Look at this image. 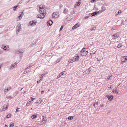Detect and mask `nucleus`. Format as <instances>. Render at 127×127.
Wrapping results in <instances>:
<instances>
[{"mask_svg": "<svg viewBox=\"0 0 127 127\" xmlns=\"http://www.w3.org/2000/svg\"><path fill=\"white\" fill-rule=\"evenodd\" d=\"M85 49V48H83L80 52V53L82 56H84L87 55L88 53V51H85L84 50Z\"/></svg>", "mask_w": 127, "mask_h": 127, "instance_id": "1", "label": "nucleus"}, {"mask_svg": "<svg viewBox=\"0 0 127 127\" xmlns=\"http://www.w3.org/2000/svg\"><path fill=\"white\" fill-rule=\"evenodd\" d=\"M40 14L37 15V18H39L41 19H43L44 18L45 15V13L43 12V13H40Z\"/></svg>", "mask_w": 127, "mask_h": 127, "instance_id": "2", "label": "nucleus"}, {"mask_svg": "<svg viewBox=\"0 0 127 127\" xmlns=\"http://www.w3.org/2000/svg\"><path fill=\"white\" fill-rule=\"evenodd\" d=\"M38 10L40 13H42L44 12L45 13V14H46V10L43 7L42 8L41 7H39V9H38Z\"/></svg>", "mask_w": 127, "mask_h": 127, "instance_id": "3", "label": "nucleus"}, {"mask_svg": "<svg viewBox=\"0 0 127 127\" xmlns=\"http://www.w3.org/2000/svg\"><path fill=\"white\" fill-rule=\"evenodd\" d=\"M37 22L33 20L32 21H31L29 24V26H35Z\"/></svg>", "mask_w": 127, "mask_h": 127, "instance_id": "4", "label": "nucleus"}, {"mask_svg": "<svg viewBox=\"0 0 127 127\" xmlns=\"http://www.w3.org/2000/svg\"><path fill=\"white\" fill-rule=\"evenodd\" d=\"M57 12H54L52 14V17L53 18H57L59 16V15H58Z\"/></svg>", "mask_w": 127, "mask_h": 127, "instance_id": "5", "label": "nucleus"}, {"mask_svg": "<svg viewBox=\"0 0 127 127\" xmlns=\"http://www.w3.org/2000/svg\"><path fill=\"white\" fill-rule=\"evenodd\" d=\"M106 97L108 98L109 100L111 101L112 100V99H113V96L112 95L109 96L108 95H106Z\"/></svg>", "mask_w": 127, "mask_h": 127, "instance_id": "6", "label": "nucleus"}, {"mask_svg": "<svg viewBox=\"0 0 127 127\" xmlns=\"http://www.w3.org/2000/svg\"><path fill=\"white\" fill-rule=\"evenodd\" d=\"M79 56H75L73 58V59H72V61H77L79 60Z\"/></svg>", "mask_w": 127, "mask_h": 127, "instance_id": "7", "label": "nucleus"}, {"mask_svg": "<svg viewBox=\"0 0 127 127\" xmlns=\"http://www.w3.org/2000/svg\"><path fill=\"white\" fill-rule=\"evenodd\" d=\"M18 25V26L16 27V29L17 30V31L19 32L21 31V25L20 24H19Z\"/></svg>", "mask_w": 127, "mask_h": 127, "instance_id": "8", "label": "nucleus"}, {"mask_svg": "<svg viewBox=\"0 0 127 127\" xmlns=\"http://www.w3.org/2000/svg\"><path fill=\"white\" fill-rule=\"evenodd\" d=\"M113 36L114 37H113V38L114 39L116 38L119 36V34H118L117 33H114L113 34Z\"/></svg>", "mask_w": 127, "mask_h": 127, "instance_id": "9", "label": "nucleus"}, {"mask_svg": "<svg viewBox=\"0 0 127 127\" xmlns=\"http://www.w3.org/2000/svg\"><path fill=\"white\" fill-rule=\"evenodd\" d=\"M17 63H15L14 64L11 65V66L10 67V69H13V68L16 67L17 66Z\"/></svg>", "mask_w": 127, "mask_h": 127, "instance_id": "10", "label": "nucleus"}, {"mask_svg": "<svg viewBox=\"0 0 127 127\" xmlns=\"http://www.w3.org/2000/svg\"><path fill=\"white\" fill-rule=\"evenodd\" d=\"M8 105V103H7L5 105H4L3 107H5L2 109V110L5 111L7 109V106Z\"/></svg>", "mask_w": 127, "mask_h": 127, "instance_id": "11", "label": "nucleus"}, {"mask_svg": "<svg viewBox=\"0 0 127 127\" xmlns=\"http://www.w3.org/2000/svg\"><path fill=\"white\" fill-rule=\"evenodd\" d=\"M121 60L122 62H125L127 60V58H126L125 57H122L121 59Z\"/></svg>", "mask_w": 127, "mask_h": 127, "instance_id": "12", "label": "nucleus"}, {"mask_svg": "<svg viewBox=\"0 0 127 127\" xmlns=\"http://www.w3.org/2000/svg\"><path fill=\"white\" fill-rule=\"evenodd\" d=\"M53 23V21L51 20H49L47 22V25H48L49 26L51 25Z\"/></svg>", "mask_w": 127, "mask_h": 127, "instance_id": "13", "label": "nucleus"}, {"mask_svg": "<svg viewBox=\"0 0 127 127\" xmlns=\"http://www.w3.org/2000/svg\"><path fill=\"white\" fill-rule=\"evenodd\" d=\"M78 23H77L76 24L74 25L72 28V29L74 30L76 28L79 26V24H78Z\"/></svg>", "mask_w": 127, "mask_h": 127, "instance_id": "14", "label": "nucleus"}, {"mask_svg": "<svg viewBox=\"0 0 127 127\" xmlns=\"http://www.w3.org/2000/svg\"><path fill=\"white\" fill-rule=\"evenodd\" d=\"M67 73V72H66L65 71H64L61 73H60L59 75V78L63 74H66Z\"/></svg>", "mask_w": 127, "mask_h": 127, "instance_id": "15", "label": "nucleus"}, {"mask_svg": "<svg viewBox=\"0 0 127 127\" xmlns=\"http://www.w3.org/2000/svg\"><path fill=\"white\" fill-rule=\"evenodd\" d=\"M48 73L47 72H45V73H44L42 74L41 76H40V78H41V80H42L43 78V77L44 75L48 74Z\"/></svg>", "mask_w": 127, "mask_h": 127, "instance_id": "16", "label": "nucleus"}, {"mask_svg": "<svg viewBox=\"0 0 127 127\" xmlns=\"http://www.w3.org/2000/svg\"><path fill=\"white\" fill-rule=\"evenodd\" d=\"M99 12V11H95V12L92 13L91 14L92 16H94L97 14Z\"/></svg>", "mask_w": 127, "mask_h": 127, "instance_id": "17", "label": "nucleus"}, {"mask_svg": "<svg viewBox=\"0 0 127 127\" xmlns=\"http://www.w3.org/2000/svg\"><path fill=\"white\" fill-rule=\"evenodd\" d=\"M37 114H34L32 115V119H34L37 117Z\"/></svg>", "mask_w": 127, "mask_h": 127, "instance_id": "18", "label": "nucleus"}, {"mask_svg": "<svg viewBox=\"0 0 127 127\" xmlns=\"http://www.w3.org/2000/svg\"><path fill=\"white\" fill-rule=\"evenodd\" d=\"M81 1V0H79L78 1L79 2H77L76 3L75 5H76V6H79L80 5Z\"/></svg>", "mask_w": 127, "mask_h": 127, "instance_id": "19", "label": "nucleus"}, {"mask_svg": "<svg viewBox=\"0 0 127 127\" xmlns=\"http://www.w3.org/2000/svg\"><path fill=\"white\" fill-rule=\"evenodd\" d=\"M17 7H20V6L19 5H16L15 6H14L13 7V10L15 11V10L16 8H17Z\"/></svg>", "mask_w": 127, "mask_h": 127, "instance_id": "20", "label": "nucleus"}, {"mask_svg": "<svg viewBox=\"0 0 127 127\" xmlns=\"http://www.w3.org/2000/svg\"><path fill=\"white\" fill-rule=\"evenodd\" d=\"M33 65V64H31L30 65L28 66L27 68L25 69V70H26L27 69H29L30 67H31Z\"/></svg>", "mask_w": 127, "mask_h": 127, "instance_id": "21", "label": "nucleus"}, {"mask_svg": "<svg viewBox=\"0 0 127 127\" xmlns=\"http://www.w3.org/2000/svg\"><path fill=\"white\" fill-rule=\"evenodd\" d=\"M23 14H20V15L18 16V18L19 19V20H20L22 18V17L23 16Z\"/></svg>", "mask_w": 127, "mask_h": 127, "instance_id": "22", "label": "nucleus"}, {"mask_svg": "<svg viewBox=\"0 0 127 127\" xmlns=\"http://www.w3.org/2000/svg\"><path fill=\"white\" fill-rule=\"evenodd\" d=\"M23 52H22L20 51V50H17L16 51V53L17 54H19L20 53H23Z\"/></svg>", "mask_w": 127, "mask_h": 127, "instance_id": "23", "label": "nucleus"}, {"mask_svg": "<svg viewBox=\"0 0 127 127\" xmlns=\"http://www.w3.org/2000/svg\"><path fill=\"white\" fill-rule=\"evenodd\" d=\"M61 60V59H60V58H58V59L55 62V63L56 64L57 63H59L60 61Z\"/></svg>", "mask_w": 127, "mask_h": 127, "instance_id": "24", "label": "nucleus"}, {"mask_svg": "<svg viewBox=\"0 0 127 127\" xmlns=\"http://www.w3.org/2000/svg\"><path fill=\"white\" fill-rule=\"evenodd\" d=\"M67 11V10L65 8L64 10L63 13L65 14H66Z\"/></svg>", "mask_w": 127, "mask_h": 127, "instance_id": "25", "label": "nucleus"}, {"mask_svg": "<svg viewBox=\"0 0 127 127\" xmlns=\"http://www.w3.org/2000/svg\"><path fill=\"white\" fill-rule=\"evenodd\" d=\"M36 43L35 42L32 43V45H30V47H32L35 46L36 45Z\"/></svg>", "mask_w": 127, "mask_h": 127, "instance_id": "26", "label": "nucleus"}, {"mask_svg": "<svg viewBox=\"0 0 127 127\" xmlns=\"http://www.w3.org/2000/svg\"><path fill=\"white\" fill-rule=\"evenodd\" d=\"M71 19V17L70 16H69V17L66 18V19L67 21H70Z\"/></svg>", "mask_w": 127, "mask_h": 127, "instance_id": "27", "label": "nucleus"}, {"mask_svg": "<svg viewBox=\"0 0 127 127\" xmlns=\"http://www.w3.org/2000/svg\"><path fill=\"white\" fill-rule=\"evenodd\" d=\"M90 69V68H89V69H87L86 70V72H87V74H89V72L91 71V70H89Z\"/></svg>", "mask_w": 127, "mask_h": 127, "instance_id": "28", "label": "nucleus"}, {"mask_svg": "<svg viewBox=\"0 0 127 127\" xmlns=\"http://www.w3.org/2000/svg\"><path fill=\"white\" fill-rule=\"evenodd\" d=\"M31 101H28V102L27 104V106H29L30 104L31 103Z\"/></svg>", "mask_w": 127, "mask_h": 127, "instance_id": "29", "label": "nucleus"}, {"mask_svg": "<svg viewBox=\"0 0 127 127\" xmlns=\"http://www.w3.org/2000/svg\"><path fill=\"white\" fill-rule=\"evenodd\" d=\"M122 46V44L121 43H119V44L117 46V47L119 48L120 47H121Z\"/></svg>", "mask_w": 127, "mask_h": 127, "instance_id": "30", "label": "nucleus"}, {"mask_svg": "<svg viewBox=\"0 0 127 127\" xmlns=\"http://www.w3.org/2000/svg\"><path fill=\"white\" fill-rule=\"evenodd\" d=\"M112 76V75H109L108 77L107 78V80H108L109 79V78L111 77Z\"/></svg>", "mask_w": 127, "mask_h": 127, "instance_id": "31", "label": "nucleus"}, {"mask_svg": "<svg viewBox=\"0 0 127 127\" xmlns=\"http://www.w3.org/2000/svg\"><path fill=\"white\" fill-rule=\"evenodd\" d=\"M113 93H115L118 94V92H117L116 91V90H113L112 91Z\"/></svg>", "mask_w": 127, "mask_h": 127, "instance_id": "32", "label": "nucleus"}, {"mask_svg": "<svg viewBox=\"0 0 127 127\" xmlns=\"http://www.w3.org/2000/svg\"><path fill=\"white\" fill-rule=\"evenodd\" d=\"M46 122V120L44 119V118H43L42 120V122L43 123H45Z\"/></svg>", "mask_w": 127, "mask_h": 127, "instance_id": "33", "label": "nucleus"}, {"mask_svg": "<svg viewBox=\"0 0 127 127\" xmlns=\"http://www.w3.org/2000/svg\"><path fill=\"white\" fill-rule=\"evenodd\" d=\"M63 28V26H62L60 29V31H62Z\"/></svg>", "mask_w": 127, "mask_h": 127, "instance_id": "34", "label": "nucleus"}, {"mask_svg": "<svg viewBox=\"0 0 127 127\" xmlns=\"http://www.w3.org/2000/svg\"><path fill=\"white\" fill-rule=\"evenodd\" d=\"M7 48L6 47V46H4V47L3 48V49L4 50H6V49H7Z\"/></svg>", "mask_w": 127, "mask_h": 127, "instance_id": "35", "label": "nucleus"}, {"mask_svg": "<svg viewBox=\"0 0 127 127\" xmlns=\"http://www.w3.org/2000/svg\"><path fill=\"white\" fill-rule=\"evenodd\" d=\"M14 126V124L13 123H12L11 124L10 126H9L10 127H13Z\"/></svg>", "mask_w": 127, "mask_h": 127, "instance_id": "36", "label": "nucleus"}, {"mask_svg": "<svg viewBox=\"0 0 127 127\" xmlns=\"http://www.w3.org/2000/svg\"><path fill=\"white\" fill-rule=\"evenodd\" d=\"M10 116V115L8 114V115L6 116L7 118H9Z\"/></svg>", "mask_w": 127, "mask_h": 127, "instance_id": "37", "label": "nucleus"}, {"mask_svg": "<svg viewBox=\"0 0 127 127\" xmlns=\"http://www.w3.org/2000/svg\"><path fill=\"white\" fill-rule=\"evenodd\" d=\"M68 119L69 120H71V116H69L68 118Z\"/></svg>", "mask_w": 127, "mask_h": 127, "instance_id": "38", "label": "nucleus"}, {"mask_svg": "<svg viewBox=\"0 0 127 127\" xmlns=\"http://www.w3.org/2000/svg\"><path fill=\"white\" fill-rule=\"evenodd\" d=\"M8 90L7 89H5L4 90V92L5 93L7 92L8 91Z\"/></svg>", "mask_w": 127, "mask_h": 127, "instance_id": "39", "label": "nucleus"}, {"mask_svg": "<svg viewBox=\"0 0 127 127\" xmlns=\"http://www.w3.org/2000/svg\"><path fill=\"white\" fill-rule=\"evenodd\" d=\"M104 104H102L100 105V106L101 107H103L104 106Z\"/></svg>", "mask_w": 127, "mask_h": 127, "instance_id": "40", "label": "nucleus"}, {"mask_svg": "<svg viewBox=\"0 0 127 127\" xmlns=\"http://www.w3.org/2000/svg\"><path fill=\"white\" fill-rule=\"evenodd\" d=\"M87 74L86 72H84L83 73V74L84 75H85Z\"/></svg>", "mask_w": 127, "mask_h": 127, "instance_id": "41", "label": "nucleus"}, {"mask_svg": "<svg viewBox=\"0 0 127 127\" xmlns=\"http://www.w3.org/2000/svg\"><path fill=\"white\" fill-rule=\"evenodd\" d=\"M11 89V87L10 86L7 89L8 90H9Z\"/></svg>", "mask_w": 127, "mask_h": 127, "instance_id": "42", "label": "nucleus"}, {"mask_svg": "<svg viewBox=\"0 0 127 127\" xmlns=\"http://www.w3.org/2000/svg\"><path fill=\"white\" fill-rule=\"evenodd\" d=\"M96 29V27H95L93 28L92 29V30H95Z\"/></svg>", "mask_w": 127, "mask_h": 127, "instance_id": "43", "label": "nucleus"}, {"mask_svg": "<svg viewBox=\"0 0 127 127\" xmlns=\"http://www.w3.org/2000/svg\"><path fill=\"white\" fill-rule=\"evenodd\" d=\"M96 52V51H95L94 53H93V52L91 53H90V54L91 55L92 54H95V53Z\"/></svg>", "mask_w": 127, "mask_h": 127, "instance_id": "44", "label": "nucleus"}, {"mask_svg": "<svg viewBox=\"0 0 127 127\" xmlns=\"http://www.w3.org/2000/svg\"><path fill=\"white\" fill-rule=\"evenodd\" d=\"M39 100L40 102L39 103V104L41 103V101H42L41 99V98H39Z\"/></svg>", "mask_w": 127, "mask_h": 127, "instance_id": "45", "label": "nucleus"}, {"mask_svg": "<svg viewBox=\"0 0 127 127\" xmlns=\"http://www.w3.org/2000/svg\"><path fill=\"white\" fill-rule=\"evenodd\" d=\"M89 16H86L85 17V19H88L89 18Z\"/></svg>", "mask_w": 127, "mask_h": 127, "instance_id": "46", "label": "nucleus"}, {"mask_svg": "<svg viewBox=\"0 0 127 127\" xmlns=\"http://www.w3.org/2000/svg\"><path fill=\"white\" fill-rule=\"evenodd\" d=\"M41 79H40L39 81H37V83H40V81L42 80Z\"/></svg>", "mask_w": 127, "mask_h": 127, "instance_id": "47", "label": "nucleus"}, {"mask_svg": "<svg viewBox=\"0 0 127 127\" xmlns=\"http://www.w3.org/2000/svg\"><path fill=\"white\" fill-rule=\"evenodd\" d=\"M122 12V11L121 10H119L118 11V14H120Z\"/></svg>", "mask_w": 127, "mask_h": 127, "instance_id": "48", "label": "nucleus"}, {"mask_svg": "<svg viewBox=\"0 0 127 127\" xmlns=\"http://www.w3.org/2000/svg\"><path fill=\"white\" fill-rule=\"evenodd\" d=\"M20 109V108H17V109H16V111H15V112H16V113L18 112V109Z\"/></svg>", "mask_w": 127, "mask_h": 127, "instance_id": "49", "label": "nucleus"}, {"mask_svg": "<svg viewBox=\"0 0 127 127\" xmlns=\"http://www.w3.org/2000/svg\"><path fill=\"white\" fill-rule=\"evenodd\" d=\"M95 0H91V2H94Z\"/></svg>", "mask_w": 127, "mask_h": 127, "instance_id": "50", "label": "nucleus"}, {"mask_svg": "<svg viewBox=\"0 0 127 127\" xmlns=\"http://www.w3.org/2000/svg\"><path fill=\"white\" fill-rule=\"evenodd\" d=\"M31 99L32 100V101H33L34 99V98H32V97H31Z\"/></svg>", "mask_w": 127, "mask_h": 127, "instance_id": "51", "label": "nucleus"}, {"mask_svg": "<svg viewBox=\"0 0 127 127\" xmlns=\"http://www.w3.org/2000/svg\"><path fill=\"white\" fill-rule=\"evenodd\" d=\"M63 7V5H60V8H61Z\"/></svg>", "mask_w": 127, "mask_h": 127, "instance_id": "52", "label": "nucleus"}, {"mask_svg": "<svg viewBox=\"0 0 127 127\" xmlns=\"http://www.w3.org/2000/svg\"><path fill=\"white\" fill-rule=\"evenodd\" d=\"M71 60H69L68 61V62L69 63H71Z\"/></svg>", "mask_w": 127, "mask_h": 127, "instance_id": "53", "label": "nucleus"}, {"mask_svg": "<svg viewBox=\"0 0 127 127\" xmlns=\"http://www.w3.org/2000/svg\"><path fill=\"white\" fill-rule=\"evenodd\" d=\"M26 70H25V71H24V74L26 73H27V71H26Z\"/></svg>", "mask_w": 127, "mask_h": 127, "instance_id": "54", "label": "nucleus"}, {"mask_svg": "<svg viewBox=\"0 0 127 127\" xmlns=\"http://www.w3.org/2000/svg\"><path fill=\"white\" fill-rule=\"evenodd\" d=\"M44 91H41V94H42L44 93Z\"/></svg>", "mask_w": 127, "mask_h": 127, "instance_id": "55", "label": "nucleus"}, {"mask_svg": "<svg viewBox=\"0 0 127 127\" xmlns=\"http://www.w3.org/2000/svg\"><path fill=\"white\" fill-rule=\"evenodd\" d=\"M95 103L97 105H98V103L97 102H97H96Z\"/></svg>", "mask_w": 127, "mask_h": 127, "instance_id": "56", "label": "nucleus"}, {"mask_svg": "<svg viewBox=\"0 0 127 127\" xmlns=\"http://www.w3.org/2000/svg\"><path fill=\"white\" fill-rule=\"evenodd\" d=\"M40 102H39L38 101H36V103H37H37L39 104V103Z\"/></svg>", "mask_w": 127, "mask_h": 127, "instance_id": "57", "label": "nucleus"}, {"mask_svg": "<svg viewBox=\"0 0 127 127\" xmlns=\"http://www.w3.org/2000/svg\"><path fill=\"white\" fill-rule=\"evenodd\" d=\"M26 92H27V91H25L24 92V93H26Z\"/></svg>", "mask_w": 127, "mask_h": 127, "instance_id": "58", "label": "nucleus"}, {"mask_svg": "<svg viewBox=\"0 0 127 127\" xmlns=\"http://www.w3.org/2000/svg\"><path fill=\"white\" fill-rule=\"evenodd\" d=\"M73 116H72V119H73Z\"/></svg>", "mask_w": 127, "mask_h": 127, "instance_id": "59", "label": "nucleus"}, {"mask_svg": "<svg viewBox=\"0 0 127 127\" xmlns=\"http://www.w3.org/2000/svg\"><path fill=\"white\" fill-rule=\"evenodd\" d=\"M7 126V125H5V127H6Z\"/></svg>", "mask_w": 127, "mask_h": 127, "instance_id": "60", "label": "nucleus"}, {"mask_svg": "<svg viewBox=\"0 0 127 127\" xmlns=\"http://www.w3.org/2000/svg\"><path fill=\"white\" fill-rule=\"evenodd\" d=\"M23 88H22L21 89V90H20V91H21L22 90V89H23Z\"/></svg>", "mask_w": 127, "mask_h": 127, "instance_id": "61", "label": "nucleus"}, {"mask_svg": "<svg viewBox=\"0 0 127 127\" xmlns=\"http://www.w3.org/2000/svg\"><path fill=\"white\" fill-rule=\"evenodd\" d=\"M93 105H94V106H95V104H94Z\"/></svg>", "mask_w": 127, "mask_h": 127, "instance_id": "62", "label": "nucleus"}, {"mask_svg": "<svg viewBox=\"0 0 127 127\" xmlns=\"http://www.w3.org/2000/svg\"><path fill=\"white\" fill-rule=\"evenodd\" d=\"M18 3L20 4L21 3L20 2H19Z\"/></svg>", "mask_w": 127, "mask_h": 127, "instance_id": "63", "label": "nucleus"}, {"mask_svg": "<svg viewBox=\"0 0 127 127\" xmlns=\"http://www.w3.org/2000/svg\"><path fill=\"white\" fill-rule=\"evenodd\" d=\"M31 109H32V108H31Z\"/></svg>", "mask_w": 127, "mask_h": 127, "instance_id": "64", "label": "nucleus"}]
</instances>
